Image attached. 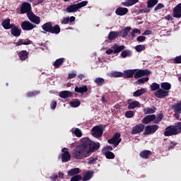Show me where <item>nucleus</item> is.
Here are the masks:
<instances>
[{"label": "nucleus", "instance_id": "nucleus-16", "mask_svg": "<svg viewBox=\"0 0 181 181\" xmlns=\"http://www.w3.org/2000/svg\"><path fill=\"white\" fill-rule=\"evenodd\" d=\"M173 15L174 18H181V3L178 4L174 8Z\"/></svg>", "mask_w": 181, "mask_h": 181}, {"label": "nucleus", "instance_id": "nucleus-25", "mask_svg": "<svg viewBox=\"0 0 181 181\" xmlns=\"http://www.w3.org/2000/svg\"><path fill=\"white\" fill-rule=\"evenodd\" d=\"M76 21V17L71 16V17H65L61 21L62 25H67L69 22L70 23L74 22Z\"/></svg>", "mask_w": 181, "mask_h": 181}, {"label": "nucleus", "instance_id": "nucleus-35", "mask_svg": "<svg viewBox=\"0 0 181 181\" xmlns=\"http://www.w3.org/2000/svg\"><path fill=\"white\" fill-rule=\"evenodd\" d=\"M121 56L123 59H125V57H131V56H132V52L128 49H123L121 52Z\"/></svg>", "mask_w": 181, "mask_h": 181}, {"label": "nucleus", "instance_id": "nucleus-17", "mask_svg": "<svg viewBox=\"0 0 181 181\" xmlns=\"http://www.w3.org/2000/svg\"><path fill=\"white\" fill-rule=\"evenodd\" d=\"M156 119V115H150L146 116L141 121L143 124H145V125H148L149 122H152V121H155Z\"/></svg>", "mask_w": 181, "mask_h": 181}, {"label": "nucleus", "instance_id": "nucleus-47", "mask_svg": "<svg viewBox=\"0 0 181 181\" xmlns=\"http://www.w3.org/2000/svg\"><path fill=\"white\" fill-rule=\"evenodd\" d=\"M74 134L78 138H81V136H83V134L81 133V130H80V129L78 128L75 129V130L74 131Z\"/></svg>", "mask_w": 181, "mask_h": 181}, {"label": "nucleus", "instance_id": "nucleus-31", "mask_svg": "<svg viewBox=\"0 0 181 181\" xmlns=\"http://www.w3.org/2000/svg\"><path fill=\"white\" fill-rule=\"evenodd\" d=\"M93 175H94L93 171H87L85 173L84 176L82 177V180L83 181L90 180V179H91V177H93Z\"/></svg>", "mask_w": 181, "mask_h": 181}, {"label": "nucleus", "instance_id": "nucleus-29", "mask_svg": "<svg viewBox=\"0 0 181 181\" xmlns=\"http://www.w3.org/2000/svg\"><path fill=\"white\" fill-rule=\"evenodd\" d=\"M128 110H134V108H136V107H139L140 103L139 102L134 100L133 102H130L129 100L128 101Z\"/></svg>", "mask_w": 181, "mask_h": 181}, {"label": "nucleus", "instance_id": "nucleus-7", "mask_svg": "<svg viewBox=\"0 0 181 181\" xmlns=\"http://www.w3.org/2000/svg\"><path fill=\"white\" fill-rule=\"evenodd\" d=\"M21 13L23 15L24 13H27V16L28 13H32V5L28 2H23L21 6Z\"/></svg>", "mask_w": 181, "mask_h": 181}, {"label": "nucleus", "instance_id": "nucleus-38", "mask_svg": "<svg viewBox=\"0 0 181 181\" xmlns=\"http://www.w3.org/2000/svg\"><path fill=\"white\" fill-rule=\"evenodd\" d=\"M158 0H148L147 8H153L156 5H158Z\"/></svg>", "mask_w": 181, "mask_h": 181}, {"label": "nucleus", "instance_id": "nucleus-44", "mask_svg": "<svg viewBox=\"0 0 181 181\" xmlns=\"http://www.w3.org/2000/svg\"><path fill=\"white\" fill-rule=\"evenodd\" d=\"M146 81H149V77L146 76L138 79L137 81L136 82V84H144Z\"/></svg>", "mask_w": 181, "mask_h": 181}, {"label": "nucleus", "instance_id": "nucleus-22", "mask_svg": "<svg viewBox=\"0 0 181 181\" xmlns=\"http://www.w3.org/2000/svg\"><path fill=\"white\" fill-rule=\"evenodd\" d=\"M18 57L21 62H25L29 57V52L26 50H22L18 53Z\"/></svg>", "mask_w": 181, "mask_h": 181}, {"label": "nucleus", "instance_id": "nucleus-32", "mask_svg": "<svg viewBox=\"0 0 181 181\" xmlns=\"http://www.w3.org/2000/svg\"><path fill=\"white\" fill-rule=\"evenodd\" d=\"M146 93V88H141L133 93L134 97H141L142 94H145Z\"/></svg>", "mask_w": 181, "mask_h": 181}, {"label": "nucleus", "instance_id": "nucleus-10", "mask_svg": "<svg viewBox=\"0 0 181 181\" xmlns=\"http://www.w3.org/2000/svg\"><path fill=\"white\" fill-rule=\"evenodd\" d=\"M177 130L173 127V126L170 125L165 128V131L164 132L165 136H173V135L177 134Z\"/></svg>", "mask_w": 181, "mask_h": 181}, {"label": "nucleus", "instance_id": "nucleus-39", "mask_svg": "<svg viewBox=\"0 0 181 181\" xmlns=\"http://www.w3.org/2000/svg\"><path fill=\"white\" fill-rule=\"evenodd\" d=\"M106 159H115V154L111 151H107L106 152H103Z\"/></svg>", "mask_w": 181, "mask_h": 181}, {"label": "nucleus", "instance_id": "nucleus-53", "mask_svg": "<svg viewBox=\"0 0 181 181\" xmlns=\"http://www.w3.org/2000/svg\"><path fill=\"white\" fill-rule=\"evenodd\" d=\"M112 77H124V73L115 71L112 74Z\"/></svg>", "mask_w": 181, "mask_h": 181}, {"label": "nucleus", "instance_id": "nucleus-42", "mask_svg": "<svg viewBox=\"0 0 181 181\" xmlns=\"http://www.w3.org/2000/svg\"><path fill=\"white\" fill-rule=\"evenodd\" d=\"M160 89V85L159 83H153L151 86V91H158V90Z\"/></svg>", "mask_w": 181, "mask_h": 181}, {"label": "nucleus", "instance_id": "nucleus-13", "mask_svg": "<svg viewBox=\"0 0 181 181\" xmlns=\"http://www.w3.org/2000/svg\"><path fill=\"white\" fill-rule=\"evenodd\" d=\"M27 17L30 22L35 23V25H39V23H40V17L35 15L33 11L31 13H28V16H27Z\"/></svg>", "mask_w": 181, "mask_h": 181}, {"label": "nucleus", "instance_id": "nucleus-8", "mask_svg": "<svg viewBox=\"0 0 181 181\" xmlns=\"http://www.w3.org/2000/svg\"><path fill=\"white\" fill-rule=\"evenodd\" d=\"M21 27L23 30H33V29H35V28H36V25L33 24L30 21H25L21 23Z\"/></svg>", "mask_w": 181, "mask_h": 181}, {"label": "nucleus", "instance_id": "nucleus-57", "mask_svg": "<svg viewBox=\"0 0 181 181\" xmlns=\"http://www.w3.org/2000/svg\"><path fill=\"white\" fill-rule=\"evenodd\" d=\"M162 8H165V5L162 3H159L157 4V6L154 8V11L156 12V11H159V9H162Z\"/></svg>", "mask_w": 181, "mask_h": 181}, {"label": "nucleus", "instance_id": "nucleus-23", "mask_svg": "<svg viewBox=\"0 0 181 181\" xmlns=\"http://www.w3.org/2000/svg\"><path fill=\"white\" fill-rule=\"evenodd\" d=\"M129 32H131V27H127L119 32V37H127V36H128V33H129Z\"/></svg>", "mask_w": 181, "mask_h": 181}, {"label": "nucleus", "instance_id": "nucleus-4", "mask_svg": "<svg viewBox=\"0 0 181 181\" xmlns=\"http://www.w3.org/2000/svg\"><path fill=\"white\" fill-rule=\"evenodd\" d=\"M121 141H122L121 139V133L116 132L112 139L107 140V142L110 144V145H114L115 148H116L117 145L121 144Z\"/></svg>", "mask_w": 181, "mask_h": 181}, {"label": "nucleus", "instance_id": "nucleus-30", "mask_svg": "<svg viewBox=\"0 0 181 181\" xmlns=\"http://www.w3.org/2000/svg\"><path fill=\"white\" fill-rule=\"evenodd\" d=\"M160 87L162 90H164V91H169V90L172 88V85L168 82H163L160 83Z\"/></svg>", "mask_w": 181, "mask_h": 181}, {"label": "nucleus", "instance_id": "nucleus-14", "mask_svg": "<svg viewBox=\"0 0 181 181\" xmlns=\"http://www.w3.org/2000/svg\"><path fill=\"white\" fill-rule=\"evenodd\" d=\"M63 153L62 154V162H69L70 159H71V156L69 151H67V148H62Z\"/></svg>", "mask_w": 181, "mask_h": 181}, {"label": "nucleus", "instance_id": "nucleus-45", "mask_svg": "<svg viewBox=\"0 0 181 181\" xmlns=\"http://www.w3.org/2000/svg\"><path fill=\"white\" fill-rule=\"evenodd\" d=\"M175 129L177 131V135L180 134L181 132V122H178L177 123L175 124V125L173 126Z\"/></svg>", "mask_w": 181, "mask_h": 181}, {"label": "nucleus", "instance_id": "nucleus-40", "mask_svg": "<svg viewBox=\"0 0 181 181\" xmlns=\"http://www.w3.org/2000/svg\"><path fill=\"white\" fill-rule=\"evenodd\" d=\"M95 83L97 86L101 87V86H104V84H105V80L103 78H96L95 79Z\"/></svg>", "mask_w": 181, "mask_h": 181}, {"label": "nucleus", "instance_id": "nucleus-54", "mask_svg": "<svg viewBox=\"0 0 181 181\" xmlns=\"http://www.w3.org/2000/svg\"><path fill=\"white\" fill-rule=\"evenodd\" d=\"M126 118H132L134 117V112L132 110H129L125 112Z\"/></svg>", "mask_w": 181, "mask_h": 181}, {"label": "nucleus", "instance_id": "nucleus-18", "mask_svg": "<svg viewBox=\"0 0 181 181\" xmlns=\"http://www.w3.org/2000/svg\"><path fill=\"white\" fill-rule=\"evenodd\" d=\"M112 49H113V53L115 54H118V53H121L123 50L125 49V46L124 45H118L117 44H115L112 47Z\"/></svg>", "mask_w": 181, "mask_h": 181}, {"label": "nucleus", "instance_id": "nucleus-49", "mask_svg": "<svg viewBox=\"0 0 181 181\" xmlns=\"http://www.w3.org/2000/svg\"><path fill=\"white\" fill-rule=\"evenodd\" d=\"M81 179H83V177H81V175H74L71 178V181H80L81 180Z\"/></svg>", "mask_w": 181, "mask_h": 181}, {"label": "nucleus", "instance_id": "nucleus-59", "mask_svg": "<svg viewBox=\"0 0 181 181\" xmlns=\"http://www.w3.org/2000/svg\"><path fill=\"white\" fill-rule=\"evenodd\" d=\"M146 39V37L143 36V35H140V36H139V37L136 38V40H137L138 42H145Z\"/></svg>", "mask_w": 181, "mask_h": 181}, {"label": "nucleus", "instance_id": "nucleus-50", "mask_svg": "<svg viewBox=\"0 0 181 181\" xmlns=\"http://www.w3.org/2000/svg\"><path fill=\"white\" fill-rule=\"evenodd\" d=\"M136 52H143V50H145V45H139L135 47Z\"/></svg>", "mask_w": 181, "mask_h": 181}, {"label": "nucleus", "instance_id": "nucleus-46", "mask_svg": "<svg viewBox=\"0 0 181 181\" xmlns=\"http://www.w3.org/2000/svg\"><path fill=\"white\" fill-rule=\"evenodd\" d=\"M163 119V114L160 113L157 117H156V119H154V124H159L160 121Z\"/></svg>", "mask_w": 181, "mask_h": 181}, {"label": "nucleus", "instance_id": "nucleus-12", "mask_svg": "<svg viewBox=\"0 0 181 181\" xmlns=\"http://www.w3.org/2000/svg\"><path fill=\"white\" fill-rule=\"evenodd\" d=\"M154 95L157 98H165V97H168L169 91L160 88L155 92Z\"/></svg>", "mask_w": 181, "mask_h": 181}, {"label": "nucleus", "instance_id": "nucleus-55", "mask_svg": "<svg viewBox=\"0 0 181 181\" xmlns=\"http://www.w3.org/2000/svg\"><path fill=\"white\" fill-rule=\"evenodd\" d=\"M97 160H98V158L97 157L92 158L88 161V164L94 165L97 162Z\"/></svg>", "mask_w": 181, "mask_h": 181}, {"label": "nucleus", "instance_id": "nucleus-51", "mask_svg": "<svg viewBox=\"0 0 181 181\" xmlns=\"http://www.w3.org/2000/svg\"><path fill=\"white\" fill-rule=\"evenodd\" d=\"M141 73V76L144 77V76H149L151 74V71L148 69H140Z\"/></svg>", "mask_w": 181, "mask_h": 181}, {"label": "nucleus", "instance_id": "nucleus-1", "mask_svg": "<svg viewBox=\"0 0 181 181\" xmlns=\"http://www.w3.org/2000/svg\"><path fill=\"white\" fill-rule=\"evenodd\" d=\"M100 149V143H95L88 137H84L81 139V144L76 146L72 150L71 156L77 160L88 158L93 152Z\"/></svg>", "mask_w": 181, "mask_h": 181}, {"label": "nucleus", "instance_id": "nucleus-56", "mask_svg": "<svg viewBox=\"0 0 181 181\" xmlns=\"http://www.w3.org/2000/svg\"><path fill=\"white\" fill-rule=\"evenodd\" d=\"M142 76V73L141 72V69L134 72V78H141Z\"/></svg>", "mask_w": 181, "mask_h": 181}, {"label": "nucleus", "instance_id": "nucleus-28", "mask_svg": "<svg viewBox=\"0 0 181 181\" xmlns=\"http://www.w3.org/2000/svg\"><path fill=\"white\" fill-rule=\"evenodd\" d=\"M74 91L76 93H79L81 94H84V93H87V91H88V88H87V86H82V87H78L76 86L74 89Z\"/></svg>", "mask_w": 181, "mask_h": 181}, {"label": "nucleus", "instance_id": "nucleus-24", "mask_svg": "<svg viewBox=\"0 0 181 181\" xmlns=\"http://www.w3.org/2000/svg\"><path fill=\"white\" fill-rule=\"evenodd\" d=\"M152 155V151L149 150H144L140 152V156L143 159H149V156Z\"/></svg>", "mask_w": 181, "mask_h": 181}, {"label": "nucleus", "instance_id": "nucleus-41", "mask_svg": "<svg viewBox=\"0 0 181 181\" xmlns=\"http://www.w3.org/2000/svg\"><path fill=\"white\" fill-rule=\"evenodd\" d=\"M173 110L174 112H181V102L173 105Z\"/></svg>", "mask_w": 181, "mask_h": 181}, {"label": "nucleus", "instance_id": "nucleus-58", "mask_svg": "<svg viewBox=\"0 0 181 181\" xmlns=\"http://www.w3.org/2000/svg\"><path fill=\"white\" fill-rule=\"evenodd\" d=\"M174 63L175 64H181V55L176 57L174 59Z\"/></svg>", "mask_w": 181, "mask_h": 181}, {"label": "nucleus", "instance_id": "nucleus-26", "mask_svg": "<svg viewBox=\"0 0 181 181\" xmlns=\"http://www.w3.org/2000/svg\"><path fill=\"white\" fill-rule=\"evenodd\" d=\"M118 36L119 37V33L118 31H111L109 33L107 39L108 40H115Z\"/></svg>", "mask_w": 181, "mask_h": 181}, {"label": "nucleus", "instance_id": "nucleus-63", "mask_svg": "<svg viewBox=\"0 0 181 181\" xmlns=\"http://www.w3.org/2000/svg\"><path fill=\"white\" fill-rule=\"evenodd\" d=\"M76 76H77V74H76V73L69 74L68 76V78L69 80H71V78H75V77H76Z\"/></svg>", "mask_w": 181, "mask_h": 181}, {"label": "nucleus", "instance_id": "nucleus-33", "mask_svg": "<svg viewBox=\"0 0 181 181\" xmlns=\"http://www.w3.org/2000/svg\"><path fill=\"white\" fill-rule=\"evenodd\" d=\"M78 173H80V168H75L74 169L70 170L68 172V175L73 177V176H76V175H78Z\"/></svg>", "mask_w": 181, "mask_h": 181}, {"label": "nucleus", "instance_id": "nucleus-52", "mask_svg": "<svg viewBox=\"0 0 181 181\" xmlns=\"http://www.w3.org/2000/svg\"><path fill=\"white\" fill-rule=\"evenodd\" d=\"M136 33H138V35H141V30H139L138 28H134L131 32V35L132 36V37H135V34H136Z\"/></svg>", "mask_w": 181, "mask_h": 181}, {"label": "nucleus", "instance_id": "nucleus-15", "mask_svg": "<svg viewBox=\"0 0 181 181\" xmlns=\"http://www.w3.org/2000/svg\"><path fill=\"white\" fill-rule=\"evenodd\" d=\"M136 69H127L124 71L123 77L124 78H132L135 74Z\"/></svg>", "mask_w": 181, "mask_h": 181}, {"label": "nucleus", "instance_id": "nucleus-19", "mask_svg": "<svg viewBox=\"0 0 181 181\" xmlns=\"http://www.w3.org/2000/svg\"><path fill=\"white\" fill-rule=\"evenodd\" d=\"M127 12H129V10L125 7H119L115 11V13L118 16H124V15H127Z\"/></svg>", "mask_w": 181, "mask_h": 181}, {"label": "nucleus", "instance_id": "nucleus-27", "mask_svg": "<svg viewBox=\"0 0 181 181\" xmlns=\"http://www.w3.org/2000/svg\"><path fill=\"white\" fill-rule=\"evenodd\" d=\"M4 29H6V30L11 29L12 28V24H11V19L7 18L4 20L1 23Z\"/></svg>", "mask_w": 181, "mask_h": 181}, {"label": "nucleus", "instance_id": "nucleus-64", "mask_svg": "<svg viewBox=\"0 0 181 181\" xmlns=\"http://www.w3.org/2000/svg\"><path fill=\"white\" fill-rule=\"evenodd\" d=\"M175 112V117L176 118V119H179V118L180 117L181 112Z\"/></svg>", "mask_w": 181, "mask_h": 181}, {"label": "nucleus", "instance_id": "nucleus-9", "mask_svg": "<svg viewBox=\"0 0 181 181\" xmlns=\"http://www.w3.org/2000/svg\"><path fill=\"white\" fill-rule=\"evenodd\" d=\"M145 129V125L143 124H139L136 126H134L132 129L131 134L136 135L137 134H141Z\"/></svg>", "mask_w": 181, "mask_h": 181}, {"label": "nucleus", "instance_id": "nucleus-21", "mask_svg": "<svg viewBox=\"0 0 181 181\" xmlns=\"http://www.w3.org/2000/svg\"><path fill=\"white\" fill-rule=\"evenodd\" d=\"M59 95L61 98H70V97H73V93L69 90H62L59 92Z\"/></svg>", "mask_w": 181, "mask_h": 181}, {"label": "nucleus", "instance_id": "nucleus-61", "mask_svg": "<svg viewBox=\"0 0 181 181\" xmlns=\"http://www.w3.org/2000/svg\"><path fill=\"white\" fill-rule=\"evenodd\" d=\"M176 145H177V143H176L175 141H171L168 146V149H173V148H175V146H176Z\"/></svg>", "mask_w": 181, "mask_h": 181}, {"label": "nucleus", "instance_id": "nucleus-43", "mask_svg": "<svg viewBox=\"0 0 181 181\" xmlns=\"http://www.w3.org/2000/svg\"><path fill=\"white\" fill-rule=\"evenodd\" d=\"M38 94H40V91L39 90H34L31 92H28L26 93V97H35V95H37Z\"/></svg>", "mask_w": 181, "mask_h": 181}, {"label": "nucleus", "instance_id": "nucleus-20", "mask_svg": "<svg viewBox=\"0 0 181 181\" xmlns=\"http://www.w3.org/2000/svg\"><path fill=\"white\" fill-rule=\"evenodd\" d=\"M33 42L29 39H19L17 42H16V46H22V45H24L25 46H28V45H32Z\"/></svg>", "mask_w": 181, "mask_h": 181}, {"label": "nucleus", "instance_id": "nucleus-36", "mask_svg": "<svg viewBox=\"0 0 181 181\" xmlns=\"http://www.w3.org/2000/svg\"><path fill=\"white\" fill-rule=\"evenodd\" d=\"M139 0H128L127 1H125L122 3L123 6H132V5H135V4H137Z\"/></svg>", "mask_w": 181, "mask_h": 181}, {"label": "nucleus", "instance_id": "nucleus-62", "mask_svg": "<svg viewBox=\"0 0 181 181\" xmlns=\"http://www.w3.org/2000/svg\"><path fill=\"white\" fill-rule=\"evenodd\" d=\"M50 107L52 110H55L56 107H57V102L56 101L52 102L50 105Z\"/></svg>", "mask_w": 181, "mask_h": 181}, {"label": "nucleus", "instance_id": "nucleus-34", "mask_svg": "<svg viewBox=\"0 0 181 181\" xmlns=\"http://www.w3.org/2000/svg\"><path fill=\"white\" fill-rule=\"evenodd\" d=\"M63 63H64V58H59L54 62L53 66L55 67V69H59V67H60Z\"/></svg>", "mask_w": 181, "mask_h": 181}, {"label": "nucleus", "instance_id": "nucleus-2", "mask_svg": "<svg viewBox=\"0 0 181 181\" xmlns=\"http://www.w3.org/2000/svg\"><path fill=\"white\" fill-rule=\"evenodd\" d=\"M42 30L52 33V35H59L60 33V25H55L53 26V23L47 22L42 25Z\"/></svg>", "mask_w": 181, "mask_h": 181}, {"label": "nucleus", "instance_id": "nucleus-60", "mask_svg": "<svg viewBox=\"0 0 181 181\" xmlns=\"http://www.w3.org/2000/svg\"><path fill=\"white\" fill-rule=\"evenodd\" d=\"M110 152V151H112V146H107L106 147H105L103 150V152Z\"/></svg>", "mask_w": 181, "mask_h": 181}, {"label": "nucleus", "instance_id": "nucleus-11", "mask_svg": "<svg viewBox=\"0 0 181 181\" xmlns=\"http://www.w3.org/2000/svg\"><path fill=\"white\" fill-rule=\"evenodd\" d=\"M11 35L14 36L15 37H19L21 36V33H22V30L19 29L16 25L13 23H11Z\"/></svg>", "mask_w": 181, "mask_h": 181}, {"label": "nucleus", "instance_id": "nucleus-37", "mask_svg": "<svg viewBox=\"0 0 181 181\" xmlns=\"http://www.w3.org/2000/svg\"><path fill=\"white\" fill-rule=\"evenodd\" d=\"M156 112V107H147L144 110V112L146 115L155 114Z\"/></svg>", "mask_w": 181, "mask_h": 181}, {"label": "nucleus", "instance_id": "nucleus-3", "mask_svg": "<svg viewBox=\"0 0 181 181\" xmlns=\"http://www.w3.org/2000/svg\"><path fill=\"white\" fill-rule=\"evenodd\" d=\"M87 4H88V1H83L76 4H71L70 6L66 7V12H68L69 13L77 12L78 9H81V8H84V6H86Z\"/></svg>", "mask_w": 181, "mask_h": 181}, {"label": "nucleus", "instance_id": "nucleus-6", "mask_svg": "<svg viewBox=\"0 0 181 181\" xmlns=\"http://www.w3.org/2000/svg\"><path fill=\"white\" fill-rule=\"evenodd\" d=\"M158 129H159V125L158 124L147 125L145 127L144 135H151L155 134Z\"/></svg>", "mask_w": 181, "mask_h": 181}, {"label": "nucleus", "instance_id": "nucleus-48", "mask_svg": "<svg viewBox=\"0 0 181 181\" xmlns=\"http://www.w3.org/2000/svg\"><path fill=\"white\" fill-rule=\"evenodd\" d=\"M80 104H81L80 100H75L71 103V107H74V108H77V107H80Z\"/></svg>", "mask_w": 181, "mask_h": 181}, {"label": "nucleus", "instance_id": "nucleus-5", "mask_svg": "<svg viewBox=\"0 0 181 181\" xmlns=\"http://www.w3.org/2000/svg\"><path fill=\"white\" fill-rule=\"evenodd\" d=\"M104 132V128L101 125L95 126L92 129V135L95 138H101Z\"/></svg>", "mask_w": 181, "mask_h": 181}]
</instances>
